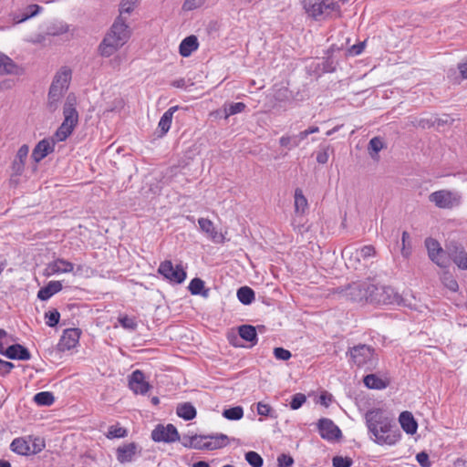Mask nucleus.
I'll return each mask as SVG.
<instances>
[{"mask_svg": "<svg viewBox=\"0 0 467 467\" xmlns=\"http://www.w3.org/2000/svg\"><path fill=\"white\" fill-rule=\"evenodd\" d=\"M369 438L378 445H395L401 438V432L393 416L383 409L368 410L365 414Z\"/></svg>", "mask_w": 467, "mask_h": 467, "instance_id": "f257e3e1", "label": "nucleus"}, {"mask_svg": "<svg viewBox=\"0 0 467 467\" xmlns=\"http://www.w3.org/2000/svg\"><path fill=\"white\" fill-rule=\"evenodd\" d=\"M130 36L126 18L118 16L99 46V54L109 57L124 46Z\"/></svg>", "mask_w": 467, "mask_h": 467, "instance_id": "f03ea898", "label": "nucleus"}, {"mask_svg": "<svg viewBox=\"0 0 467 467\" xmlns=\"http://www.w3.org/2000/svg\"><path fill=\"white\" fill-rule=\"evenodd\" d=\"M72 71L68 67H61L54 76L47 94V107L50 112L56 111L68 88Z\"/></svg>", "mask_w": 467, "mask_h": 467, "instance_id": "7ed1b4c3", "label": "nucleus"}, {"mask_svg": "<svg viewBox=\"0 0 467 467\" xmlns=\"http://www.w3.org/2000/svg\"><path fill=\"white\" fill-rule=\"evenodd\" d=\"M64 120L54 134L56 141L66 140L73 132L78 122V113L75 108L74 99L67 97L63 108Z\"/></svg>", "mask_w": 467, "mask_h": 467, "instance_id": "20e7f679", "label": "nucleus"}, {"mask_svg": "<svg viewBox=\"0 0 467 467\" xmlns=\"http://www.w3.org/2000/svg\"><path fill=\"white\" fill-rule=\"evenodd\" d=\"M302 5L306 13L317 21L339 10V5L334 0H303Z\"/></svg>", "mask_w": 467, "mask_h": 467, "instance_id": "39448f33", "label": "nucleus"}, {"mask_svg": "<svg viewBox=\"0 0 467 467\" xmlns=\"http://www.w3.org/2000/svg\"><path fill=\"white\" fill-rule=\"evenodd\" d=\"M429 201L439 209L452 210L462 203V195L455 190L442 189L429 195Z\"/></svg>", "mask_w": 467, "mask_h": 467, "instance_id": "423d86ee", "label": "nucleus"}, {"mask_svg": "<svg viewBox=\"0 0 467 467\" xmlns=\"http://www.w3.org/2000/svg\"><path fill=\"white\" fill-rule=\"evenodd\" d=\"M350 360L358 368H365L368 370L375 367V349L366 344H359L350 348L347 352Z\"/></svg>", "mask_w": 467, "mask_h": 467, "instance_id": "0eeeda50", "label": "nucleus"}, {"mask_svg": "<svg viewBox=\"0 0 467 467\" xmlns=\"http://www.w3.org/2000/svg\"><path fill=\"white\" fill-rule=\"evenodd\" d=\"M369 303L372 304H398L402 303L401 296L394 290L393 287L389 285H378L370 284Z\"/></svg>", "mask_w": 467, "mask_h": 467, "instance_id": "6e6552de", "label": "nucleus"}, {"mask_svg": "<svg viewBox=\"0 0 467 467\" xmlns=\"http://www.w3.org/2000/svg\"><path fill=\"white\" fill-rule=\"evenodd\" d=\"M370 289L371 285L368 282H353L342 289L341 292L343 296L349 301L369 303Z\"/></svg>", "mask_w": 467, "mask_h": 467, "instance_id": "1a4fd4ad", "label": "nucleus"}, {"mask_svg": "<svg viewBox=\"0 0 467 467\" xmlns=\"http://www.w3.org/2000/svg\"><path fill=\"white\" fill-rule=\"evenodd\" d=\"M158 272L164 278L174 284H182L187 276L186 272L180 265L174 266L171 261L162 262L159 266Z\"/></svg>", "mask_w": 467, "mask_h": 467, "instance_id": "9d476101", "label": "nucleus"}, {"mask_svg": "<svg viewBox=\"0 0 467 467\" xmlns=\"http://www.w3.org/2000/svg\"><path fill=\"white\" fill-rule=\"evenodd\" d=\"M425 245L428 250L430 259L440 267H447L448 260L444 250L441 247L439 242L433 238H427Z\"/></svg>", "mask_w": 467, "mask_h": 467, "instance_id": "9b49d317", "label": "nucleus"}, {"mask_svg": "<svg viewBox=\"0 0 467 467\" xmlns=\"http://www.w3.org/2000/svg\"><path fill=\"white\" fill-rule=\"evenodd\" d=\"M154 441L173 442L180 439L177 429L172 424L158 425L151 432Z\"/></svg>", "mask_w": 467, "mask_h": 467, "instance_id": "f8f14e48", "label": "nucleus"}, {"mask_svg": "<svg viewBox=\"0 0 467 467\" xmlns=\"http://www.w3.org/2000/svg\"><path fill=\"white\" fill-rule=\"evenodd\" d=\"M446 252L460 269L467 270V252L462 244L450 242L446 245Z\"/></svg>", "mask_w": 467, "mask_h": 467, "instance_id": "ddd939ff", "label": "nucleus"}, {"mask_svg": "<svg viewBox=\"0 0 467 467\" xmlns=\"http://www.w3.org/2000/svg\"><path fill=\"white\" fill-rule=\"evenodd\" d=\"M317 427L320 436L325 440L334 441L341 436L340 429L330 419H320Z\"/></svg>", "mask_w": 467, "mask_h": 467, "instance_id": "4468645a", "label": "nucleus"}, {"mask_svg": "<svg viewBox=\"0 0 467 467\" xmlns=\"http://www.w3.org/2000/svg\"><path fill=\"white\" fill-rule=\"evenodd\" d=\"M80 334L78 328L66 329L57 344L58 350L66 351L74 348L79 341Z\"/></svg>", "mask_w": 467, "mask_h": 467, "instance_id": "2eb2a0df", "label": "nucleus"}, {"mask_svg": "<svg viewBox=\"0 0 467 467\" xmlns=\"http://www.w3.org/2000/svg\"><path fill=\"white\" fill-rule=\"evenodd\" d=\"M56 140L53 138L41 140L32 151V158L36 162L41 161L48 154L54 151Z\"/></svg>", "mask_w": 467, "mask_h": 467, "instance_id": "dca6fc26", "label": "nucleus"}, {"mask_svg": "<svg viewBox=\"0 0 467 467\" xmlns=\"http://www.w3.org/2000/svg\"><path fill=\"white\" fill-rule=\"evenodd\" d=\"M129 386L135 394L144 395L150 389V384L145 380L144 374L137 369L133 371L129 379Z\"/></svg>", "mask_w": 467, "mask_h": 467, "instance_id": "f3484780", "label": "nucleus"}, {"mask_svg": "<svg viewBox=\"0 0 467 467\" xmlns=\"http://www.w3.org/2000/svg\"><path fill=\"white\" fill-rule=\"evenodd\" d=\"M74 269V265L65 259L58 258L50 262L44 272V275L51 276L57 274L71 273Z\"/></svg>", "mask_w": 467, "mask_h": 467, "instance_id": "a211bd4d", "label": "nucleus"}, {"mask_svg": "<svg viewBox=\"0 0 467 467\" xmlns=\"http://www.w3.org/2000/svg\"><path fill=\"white\" fill-rule=\"evenodd\" d=\"M28 152H29V147L26 144L22 145L18 149L16 155L12 163L13 175L19 176L23 173L24 169H25V163H26V158L28 156Z\"/></svg>", "mask_w": 467, "mask_h": 467, "instance_id": "6ab92c4d", "label": "nucleus"}, {"mask_svg": "<svg viewBox=\"0 0 467 467\" xmlns=\"http://www.w3.org/2000/svg\"><path fill=\"white\" fill-rule=\"evenodd\" d=\"M4 356L10 359L18 360H29L31 358V354L28 349L20 344H14L7 347Z\"/></svg>", "mask_w": 467, "mask_h": 467, "instance_id": "aec40b11", "label": "nucleus"}, {"mask_svg": "<svg viewBox=\"0 0 467 467\" xmlns=\"http://www.w3.org/2000/svg\"><path fill=\"white\" fill-rule=\"evenodd\" d=\"M230 439L223 433L206 435V451H213L226 447Z\"/></svg>", "mask_w": 467, "mask_h": 467, "instance_id": "412c9836", "label": "nucleus"}, {"mask_svg": "<svg viewBox=\"0 0 467 467\" xmlns=\"http://www.w3.org/2000/svg\"><path fill=\"white\" fill-rule=\"evenodd\" d=\"M137 444L130 442L117 449V460L120 463H126L132 461L133 456L137 453Z\"/></svg>", "mask_w": 467, "mask_h": 467, "instance_id": "4be33fe9", "label": "nucleus"}, {"mask_svg": "<svg viewBox=\"0 0 467 467\" xmlns=\"http://www.w3.org/2000/svg\"><path fill=\"white\" fill-rule=\"evenodd\" d=\"M400 424L402 430L408 434H414L418 429V423L410 411H403L399 417Z\"/></svg>", "mask_w": 467, "mask_h": 467, "instance_id": "5701e85b", "label": "nucleus"}, {"mask_svg": "<svg viewBox=\"0 0 467 467\" xmlns=\"http://www.w3.org/2000/svg\"><path fill=\"white\" fill-rule=\"evenodd\" d=\"M199 47L198 39L195 36L192 35L185 37L180 44L179 52L181 56L187 57L195 51Z\"/></svg>", "mask_w": 467, "mask_h": 467, "instance_id": "b1692460", "label": "nucleus"}, {"mask_svg": "<svg viewBox=\"0 0 467 467\" xmlns=\"http://www.w3.org/2000/svg\"><path fill=\"white\" fill-rule=\"evenodd\" d=\"M61 290L62 284L60 281H50L46 286L42 287L38 291L37 297L42 301H46Z\"/></svg>", "mask_w": 467, "mask_h": 467, "instance_id": "393cba45", "label": "nucleus"}, {"mask_svg": "<svg viewBox=\"0 0 467 467\" xmlns=\"http://www.w3.org/2000/svg\"><path fill=\"white\" fill-rule=\"evenodd\" d=\"M30 441L28 436L26 438H16L10 445L11 450L20 455H30Z\"/></svg>", "mask_w": 467, "mask_h": 467, "instance_id": "a878e982", "label": "nucleus"}, {"mask_svg": "<svg viewBox=\"0 0 467 467\" xmlns=\"http://www.w3.org/2000/svg\"><path fill=\"white\" fill-rule=\"evenodd\" d=\"M238 334L241 338L251 342L253 345L257 343V333L254 327L251 325H242L238 327Z\"/></svg>", "mask_w": 467, "mask_h": 467, "instance_id": "bb28decb", "label": "nucleus"}, {"mask_svg": "<svg viewBox=\"0 0 467 467\" xmlns=\"http://www.w3.org/2000/svg\"><path fill=\"white\" fill-rule=\"evenodd\" d=\"M178 107H171L168 110H166L163 115L161 116L158 127L161 131V134H166L170 128L172 121V117L174 112L177 110Z\"/></svg>", "mask_w": 467, "mask_h": 467, "instance_id": "cd10ccee", "label": "nucleus"}, {"mask_svg": "<svg viewBox=\"0 0 467 467\" xmlns=\"http://www.w3.org/2000/svg\"><path fill=\"white\" fill-rule=\"evenodd\" d=\"M176 413L180 418H182L185 420H190L195 418L196 410L191 403L184 402L178 404Z\"/></svg>", "mask_w": 467, "mask_h": 467, "instance_id": "c85d7f7f", "label": "nucleus"}, {"mask_svg": "<svg viewBox=\"0 0 467 467\" xmlns=\"http://www.w3.org/2000/svg\"><path fill=\"white\" fill-rule=\"evenodd\" d=\"M363 381L366 387L372 389H383L388 386V381L375 374H368L365 376Z\"/></svg>", "mask_w": 467, "mask_h": 467, "instance_id": "c756f323", "label": "nucleus"}, {"mask_svg": "<svg viewBox=\"0 0 467 467\" xmlns=\"http://www.w3.org/2000/svg\"><path fill=\"white\" fill-rule=\"evenodd\" d=\"M17 67L6 55L0 52V75L16 74Z\"/></svg>", "mask_w": 467, "mask_h": 467, "instance_id": "7c9ffc66", "label": "nucleus"}, {"mask_svg": "<svg viewBox=\"0 0 467 467\" xmlns=\"http://www.w3.org/2000/svg\"><path fill=\"white\" fill-rule=\"evenodd\" d=\"M307 200L303 194L301 189H296L295 191V212L299 214H303L307 208Z\"/></svg>", "mask_w": 467, "mask_h": 467, "instance_id": "2f4dec72", "label": "nucleus"}, {"mask_svg": "<svg viewBox=\"0 0 467 467\" xmlns=\"http://www.w3.org/2000/svg\"><path fill=\"white\" fill-rule=\"evenodd\" d=\"M237 298L244 305H250L254 300V292L249 286H242L237 290Z\"/></svg>", "mask_w": 467, "mask_h": 467, "instance_id": "473e14b6", "label": "nucleus"}, {"mask_svg": "<svg viewBox=\"0 0 467 467\" xmlns=\"http://www.w3.org/2000/svg\"><path fill=\"white\" fill-rule=\"evenodd\" d=\"M206 234L209 238L215 244H222L224 242V235L215 230L213 223L206 219Z\"/></svg>", "mask_w": 467, "mask_h": 467, "instance_id": "72a5a7b5", "label": "nucleus"}, {"mask_svg": "<svg viewBox=\"0 0 467 467\" xmlns=\"http://www.w3.org/2000/svg\"><path fill=\"white\" fill-rule=\"evenodd\" d=\"M34 401L40 406H50L54 403V395L49 391H41L34 396Z\"/></svg>", "mask_w": 467, "mask_h": 467, "instance_id": "f704fd0d", "label": "nucleus"}, {"mask_svg": "<svg viewBox=\"0 0 467 467\" xmlns=\"http://www.w3.org/2000/svg\"><path fill=\"white\" fill-rule=\"evenodd\" d=\"M246 108L244 102H232L224 105L225 119L232 115L243 112Z\"/></svg>", "mask_w": 467, "mask_h": 467, "instance_id": "c9c22d12", "label": "nucleus"}, {"mask_svg": "<svg viewBox=\"0 0 467 467\" xmlns=\"http://www.w3.org/2000/svg\"><path fill=\"white\" fill-rule=\"evenodd\" d=\"M223 416L230 420H238L243 418L244 410L241 406L226 409L223 411Z\"/></svg>", "mask_w": 467, "mask_h": 467, "instance_id": "e433bc0d", "label": "nucleus"}, {"mask_svg": "<svg viewBox=\"0 0 467 467\" xmlns=\"http://www.w3.org/2000/svg\"><path fill=\"white\" fill-rule=\"evenodd\" d=\"M28 441H30L29 447L31 454H36L42 451L46 446L44 439L40 437L28 436Z\"/></svg>", "mask_w": 467, "mask_h": 467, "instance_id": "4c0bfd02", "label": "nucleus"}, {"mask_svg": "<svg viewBox=\"0 0 467 467\" xmlns=\"http://www.w3.org/2000/svg\"><path fill=\"white\" fill-rule=\"evenodd\" d=\"M128 434L127 430L119 426V425H112L109 428L108 432L106 433V437L108 439H116V438H124Z\"/></svg>", "mask_w": 467, "mask_h": 467, "instance_id": "58836bf2", "label": "nucleus"}, {"mask_svg": "<svg viewBox=\"0 0 467 467\" xmlns=\"http://www.w3.org/2000/svg\"><path fill=\"white\" fill-rule=\"evenodd\" d=\"M441 282L445 287L451 292H456L459 288L458 283L451 274L446 272L441 276Z\"/></svg>", "mask_w": 467, "mask_h": 467, "instance_id": "ea45409f", "label": "nucleus"}, {"mask_svg": "<svg viewBox=\"0 0 467 467\" xmlns=\"http://www.w3.org/2000/svg\"><path fill=\"white\" fill-rule=\"evenodd\" d=\"M246 462L252 467H262L264 463V460L260 454L255 451H250L244 455Z\"/></svg>", "mask_w": 467, "mask_h": 467, "instance_id": "a19ab883", "label": "nucleus"}, {"mask_svg": "<svg viewBox=\"0 0 467 467\" xmlns=\"http://www.w3.org/2000/svg\"><path fill=\"white\" fill-rule=\"evenodd\" d=\"M384 147V143L379 137H374L369 140L368 150L372 158L374 154L377 155L380 150Z\"/></svg>", "mask_w": 467, "mask_h": 467, "instance_id": "79ce46f5", "label": "nucleus"}, {"mask_svg": "<svg viewBox=\"0 0 467 467\" xmlns=\"http://www.w3.org/2000/svg\"><path fill=\"white\" fill-rule=\"evenodd\" d=\"M137 0H122L119 5V16L122 18L124 17V15H129L132 12L136 5Z\"/></svg>", "mask_w": 467, "mask_h": 467, "instance_id": "37998d69", "label": "nucleus"}, {"mask_svg": "<svg viewBox=\"0 0 467 467\" xmlns=\"http://www.w3.org/2000/svg\"><path fill=\"white\" fill-rule=\"evenodd\" d=\"M188 288L192 295H201L204 288V282L200 278H194L190 282Z\"/></svg>", "mask_w": 467, "mask_h": 467, "instance_id": "c03bdc74", "label": "nucleus"}, {"mask_svg": "<svg viewBox=\"0 0 467 467\" xmlns=\"http://www.w3.org/2000/svg\"><path fill=\"white\" fill-rule=\"evenodd\" d=\"M41 9H42L41 6H39L38 5H28V7H27L28 13L25 14L21 18L15 17L14 18L15 23H21V22L27 20L28 18H31V17L36 16L40 12Z\"/></svg>", "mask_w": 467, "mask_h": 467, "instance_id": "a18cd8bd", "label": "nucleus"}, {"mask_svg": "<svg viewBox=\"0 0 467 467\" xmlns=\"http://www.w3.org/2000/svg\"><path fill=\"white\" fill-rule=\"evenodd\" d=\"M375 254V248L372 245H365L360 250L356 251V259H368Z\"/></svg>", "mask_w": 467, "mask_h": 467, "instance_id": "49530a36", "label": "nucleus"}, {"mask_svg": "<svg viewBox=\"0 0 467 467\" xmlns=\"http://www.w3.org/2000/svg\"><path fill=\"white\" fill-rule=\"evenodd\" d=\"M279 143L282 147H285L288 150H292L299 146L297 141L295 139V135L293 136H282L279 139Z\"/></svg>", "mask_w": 467, "mask_h": 467, "instance_id": "de8ad7c7", "label": "nucleus"}, {"mask_svg": "<svg viewBox=\"0 0 467 467\" xmlns=\"http://www.w3.org/2000/svg\"><path fill=\"white\" fill-rule=\"evenodd\" d=\"M306 401V397L303 393H296L292 397L290 408L294 410H298Z\"/></svg>", "mask_w": 467, "mask_h": 467, "instance_id": "09e8293b", "label": "nucleus"}, {"mask_svg": "<svg viewBox=\"0 0 467 467\" xmlns=\"http://www.w3.org/2000/svg\"><path fill=\"white\" fill-rule=\"evenodd\" d=\"M47 325L50 327H55L59 322L60 314L57 310L54 309L46 313Z\"/></svg>", "mask_w": 467, "mask_h": 467, "instance_id": "8fccbe9b", "label": "nucleus"}, {"mask_svg": "<svg viewBox=\"0 0 467 467\" xmlns=\"http://www.w3.org/2000/svg\"><path fill=\"white\" fill-rule=\"evenodd\" d=\"M334 467H351L353 461L349 457L335 456L332 459Z\"/></svg>", "mask_w": 467, "mask_h": 467, "instance_id": "3c124183", "label": "nucleus"}, {"mask_svg": "<svg viewBox=\"0 0 467 467\" xmlns=\"http://www.w3.org/2000/svg\"><path fill=\"white\" fill-rule=\"evenodd\" d=\"M120 325L127 329L135 330L137 327V322L133 317L123 316L119 317Z\"/></svg>", "mask_w": 467, "mask_h": 467, "instance_id": "603ef678", "label": "nucleus"}, {"mask_svg": "<svg viewBox=\"0 0 467 467\" xmlns=\"http://www.w3.org/2000/svg\"><path fill=\"white\" fill-rule=\"evenodd\" d=\"M273 409L269 404L258 402L257 403V413L261 416L274 417Z\"/></svg>", "mask_w": 467, "mask_h": 467, "instance_id": "864d4df0", "label": "nucleus"}, {"mask_svg": "<svg viewBox=\"0 0 467 467\" xmlns=\"http://www.w3.org/2000/svg\"><path fill=\"white\" fill-rule=\"evenodd\" d=\"M274 355L276 359L284 361L288 360L292 356L289 350L280 347L274 348Z\"/></svg>", "mask_w": 467, "mask_h": 467, "instance_id": "5fc2aeb1", "label": "nucleus"}, {"mask_svg": "<svg viewBox=\"0 0 467 467\" xmlns=\"http://www.w3.org/2000/svg\"><path fill=\"white\" fill-rule=\"evenodd\" d=\"M416 460L421 467H431V465L429 455L425 451L419 452L416 455Z\"/></svg>", "mask_w": 467, "mask_h": 467, "instance_id": "6e6d98bb", "label": "nucleus"}, {"mask_svg": "<svg viewBox=\"0 0 467 467\" xmlns=\"http://www.w3.org/2000/svg\"><path fill=\"white\" fill-rule=\"evenodd\" d=\"M279 467H289L294 463V459L287 454H281L277 458Z\"/></svg>", "mask_w": 467, "mask_h": 467, "instance_id": "4d7b16f0", "label": "nucleus"}, {"mask_svg": "<svg viewBox=\"0 0 467 467\" xmlns=\"http://www.w3.org/2000/svg\"><path fill=\"white\" fill-rule=\"evenodd\" d=\"M14 368L15 365L12 362L0 359V375L9 374Z\"/></svg>", "mask_w": 467, "mask_h": 467, "instance_id": "13d9d810", "label": "nucleus"}, {"mask_svg": "<svg viewBox=\"0 0 467 467\" xmlns=\"http://www.w3.org/2000/svg\"><path fill=\"white\" fill-rule=\"evenodd\" d=\"M8 342L9 340L6 331L0 329V354L5 355V351L7 348L5 346L8 344Z\"/></svg>", "mask_w": 467, "mask_h": 467, "instance_id": "bf43d9fd", "label": "nucleus"}, {"mask_svg": "<svg viewBox=\"0 0 467 467\" xmlns=\"http://www.w3.org/2000/svg\"><path fill=\"white\" fill-rule=\"evenodd\" d=\"M202 0H185L183 4V9L187 11L193 10L198 6L202 5Z\"/></svg>", "mask_w": 467, "mask_h": 467, "instance_id": "052dcab7", "label": "nucleus"}, {"mask_svg": "<svg viewBox=\"0 0 467 467\" xmlns=\"http://www.w3.org/2000/svg\"><path fill=\"white\" fill-rule=\"evenodd\" d=\"M409 239H410L409 233L404 231L402 233V238H401V243H402L401 253L406 257L409 256V254H410V250L407 248V242H408Z\"/></svg>", "mask_w": 467, "mask_h": 467, "instance_id": "680f3d73", "label": "nucleus"}, {"mask_svg": "<svg viewBox=\"0 0 467 467\" xmlns=\"http://www.w3.org/2000/svg\"><path fill=\"white\" fill-rule=\"evenodd\" d=\"M365 48V42H360L358 44L353 45L349 49L348 53L352 56H358L362 53Z\"/></svg>", "mask_w": 467, "mask_h": 467, "instance_id": "e2e57ef3", "label": "nucleus"}, {"mask_svg": "<svg viewBox=\"0 0 467 467\" xmlns=\"http://www.w3.org/2000/svg\"><path fill=\"white\" fill-rule=\"evenodd\" d=\"M202 440H203V436L200 435V436H192L191 439H190V441H189V446L190 447H192V448H199L201 449L202 447Z\"/></svg>", "mask_w": 467, "mask_h": 467, "instance_id": "0e129e2a", "label": "nucleus"}, {"mask_svg": "<svg viewBox=\"0 0 467 467\" xmlns=\"http://www.w3.org/2000/svg\"><path fill=\"white\" fill-rule=\"evenodd\" d=\"M328 149H324L323 150H320L317 154V161L320 164H326L328 161Z\"/></svg>", "mask_w": 467, "mask_h": 467, "instance_id": "69168bd1", "label": "nucleus"}, {"mask_svg": "<svg viewBox=\"0 0 467 467\" xmlns=\"http://www.w3.org/2000/svg\"><path fill=\"white\" fill-rule=\"evenodd\" d=\"M193 83L186 84L184 79H179L173 82V86L177 88H184L185 89L191 91V88L193 86Z\"/></svg>", "mask_w": 467, "mask_h": 467, "instance_id": "338daca9", "label": "nucleus"}, {"mask_svg": "<svg viewBox=\"0 0 467 467\" xmlns=\"http://www.w3.org/2000/svg\"><path fill=\"white\" fill-rule=\"evenodd\" d=\"M462 78H467V60L458 65Z\"/></svg>", "mask_w": 467, "mask_h": 467, "instance_id": "774afa93", "label": "nucleus"}]
</instances>
